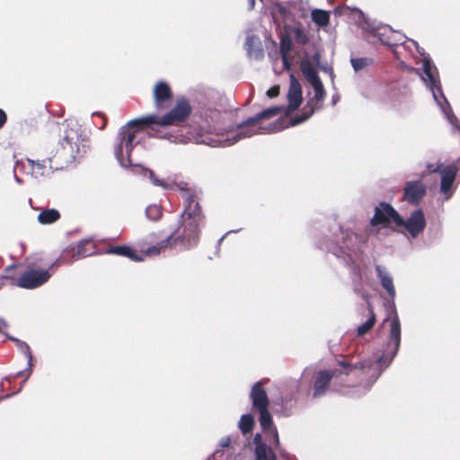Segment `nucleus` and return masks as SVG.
<instances>
[{"instance_id":"1","label":"nucleus","mask_w":460,"mask_h":460,"mask_svg":"<svg viewBox=\"0 0 460 460\" xmlns=\"http://www.w3.org/2000/svg\"><path fill=\"white\" fill-rule=\"evenodd\" d=\"M288 101V105L287 107L275 106L266 109L254 117L247 119L234 128L228 129L226 137L222 135L220 138H215L204 127H195L189 133L190 136L188 139L198 144H204L210 146H229L234 145L241 139L250 137L256 134L271 133L283 128L284 127L279 124L261 127L260 121L275 117L279 114L288 115L300 106L302 102V89L294 75H290Z\"/></svg>"},{"instance_id":"2","label":"nucleus","mask_w":460,"mask_h":460,"mask_svg":"<svg viewBox=\"0 0 460 460\" xmlns=\"http://www.w3.org/2000/svg\"><path fill=\"white\" fill-rule=\"evenodd\" d=\"M190 106L184 99L177 101L175 106L165 115L159 117L156 114H149L128 121L122 126L114 144V155L123 168L129 166H137L134 164L131 157L134 147L139 143L137 135L138 133L137 126H148L155 124L161 127L178 125L187 119L190 113Z\"/></svg>"},{"instance_id":"3","label":"nucleus","mask_w":460,"mask_h":460,"mask_svg":"<svg viewBox=\"0 0 460 460\" xmlns=\"http://www.w3.org/2000/svg\"><path fill=\"white\" fill-rule=\"evenodd\" d=\"M400 344L401 323L399 317L395 313L390 320L389 339L386 343V349L380 356L376 357V363L374 362V359L367 358L356 365L347 364L343 361L339 362V364L345 368H349V370L345 372L346 375H349L352 368H358L365 374L370 372L371 369L373 370L371 373V377L367 381V386L364 387V390L361 393L365 394L377 380L383 371L391 364L399 350Z\"/></svg>"},{"instance_id":"4","label":"nucleus","mask_w":460,"mask_h":460,"mask_svg":"<svg viewBox=\"0 0 460 460\" xmlns=\"http://www.w3.org/2000/svg\"><path fill=\"white\" fill-rule=\"evenodd\" d=\"M181 217L183 227L182 234L174 237L175 233H172L160 243L148 247L146 250V255H158L163 250L172 246V241L175 243L178 241L184 243L187 247H193L198 243L202 217L198 201L190 194H188L185 198V208Z\"/></svg>"},{"instance_id":"5","label":"nucleus","mask_w":460,"mask_h":460,"mask_svg":"<svg viewBox=\"0 0 460 460\" xmlns=\"http://www.w3.org/2000/svg\"><path fill=\"white\" fill-rule=\"evenodd\" d=\"M399 213L388 203L381 202L375 208L370 220V234L378 235L382 228H388L391 223L396 224Z\"/></svg>"},{"instance_id":"6","label":"nucleus","mask_w":460,"mask_h":460,"mask_svg":"<svg viewBox=\"0 0 460 460\" xmlns=\"http://www.w3.org/2000/svg\"><path fill=\"white\" fill-rule=\"evenodd\" d=\"M314 89V97H312L304 107L302 114L298 117L292 119L289 122L290 126H296L307 120L316 111L323 107V102L325 98V91L323 83L320 82L312 85Z\"/></svg>"},{"instance_id":"7","label":"nucleus","mask_w":460,"mask_h":460,"mask_svg":"<svg viewBox=\"0 0 460 460\" xmlns=\"http://www.w3.org/2000/svg\"><path fill=\"white\" fill-rule=\"evenodd\" d=\"M395 225L403 227L412 239L417 238L426 227L424 213L421 209H415L405 220L399 215Z\"/></svg>"},{"instance_id":"8","label":"nucleus","mask_w":460,"mask_h":460,"mask_svg":"<svg viewBox=\"0 0 460 460\" xmlns=\"http://www.w3.org/2000/svg\"><path fill=\"white\" fill-rule=\"evenodd\" d=\"M21 167L35 179L49 176L53 172L51 158L32 160L27 158L24 162L17 161L14 169Z\"/></svg>"},{"instance_id":"9","label":"nucleus","mask_w":460,"mask_h":460,"mask_svg":"<svg viewBox=\"0 0 460 460\" xmlns=\"http://www.w3.org/2000/svg\"><path fill=\"white\" fill-rule=\"evenodd\" d=\"M50 274L46 270H30L18 279V286L26 289H33L46 283Z\"/></svg>"},{"instance_id":"10","label":"nucleus","mask_w":460,"mask_h":460,"mask_svg":"<svg viewBox=\"0 0 460 460\" xmlns=\"http://www.w3.org/2000/svg\"><path fill=\"white\" fill-rule=\"evenodd\" d=\"M456 173L457 166L455 164L446 165L439 171L440 191L445 200H448L453 196Z\"/></svg>"},{"instance_id":"11","label":"nucleus","mask_w":460,"mask_h":460,"mask_svg":"<svg viewBox=\"0 0 460 460\" xmlns=\"http://www.w3.org/2000/svg\"><path fill=\"white\" fill-rule=\"evenodd\" d=\"M77 140L78 135L76 132H74L73 130L66 131V135L60 143L61 150L59 152L60 155L64 157L66 162L74 161L79 153Z\"/></svg>"},{"instance_id":"12","label":"nucleus","mask_w":460,"mask_h":460,"mask_svg":"<svg viewBox=\"0 0 460 460\" xmlns=\"http://www.w3.org/2000/svg\"><path fill=\"white\" fill-rule=\"evenodd\" d=\"M172 92L168 83L158 81L153 88L155 106L158 109H165L172 100Z\"/></svg>"},{"instance_id":"13","label":"nucleus","mask_w":460,"mask_h":460,"mask_svg":"<svg viewBox=\"0 0 460 460\" xmlns=\"http://www.w3.org/2000/svg\"><path fill=\"white\" fill-rule=\"evenodd\" d=\"M403 199L411 205H418L427 192L426 185L420 181H407L403 188Z\"/></svg>"},{"instance_id":"14","label":"nucleus","mask_w":460,"mask_h":460,"mask_svg":"<svg viewBox=\"0 0 460 460\" xmlns=\"http://www.w3.org/2000/svg\"><path fill=\"white\" fill-rule=\"evenodd\" d=\"M337 374V371L322 370L315 376L314 383V397H319L325 394L332 378Z\"/></svg>"},{"instance_id":"15","label":"nucleus","mask_w":460,"mask_h":460,"mask_svg":"<svg viewBox=\"0 0 460 460\" xmlns=\"http://www.w3.org/2000/svg\"><path fill=\"white\" fill-rule=\"evenodd\" d=\"M245 49L250 58L261 59L263 57V49L261 39L258 36L251 33L250 31L246 33Z\"/></svg>"},{"instance_id":"16","label":"nucleus","mask_w":460,"mask_h":460,"mask_svg":"<svg viewBox=\"0 0 460 460\" xmlns=\"http://www.w3.org/2000/svg\"><path fill=\"white\" fill-rule=\"evenodd\" d=\"M252 406L257 409H265L269 407V399L265 389L262 387L261 382H256L250 394Z\"/></svg>"},{"instance_id":"17","label":"nucleus","mask_w":460,"mask_h":460,"mask_svg":"<svg viewBox=\"0 0 460 460\" xmlns=\"http://www.w3.org/2000/svg\"><path fill=\"white\" fill-rule=\"evenodd\" d=\"M260 413V424L265 432H271L273 443L276 448L279 447V438L277 429L273 426L272 418L268 408L258 410Z\"/></svg>"},{"instance_id":"18","label":"nucleus","mask_w":460,"mask_h":460,"mask_svg":"<svg viewBox=\"0 0 460 460\" xmlns=\"http://www.w3.org/2000/svg\"><path fill=\"white\" fill-rule=\"evenodd\" d=\"M376 271L377 274V277L380 280V283L382 287L385 289L388 296L392 300L395 298V288L394 285V280L392 276L389 274V272L381 265L376 266Z\"/></svg>"},{"instance_id":"19","label":"nucleus","mask_w":460,"mask_h":460,"mask_svg":"<svg viewBox=\"0 0 460 460\" xmlns=\"http://www.w3.org/2000/svg\"><path fill=\"white\" fill-rule=\"evenodd\" d=\"M300 69L311 86L322 82L310 60L303 59L300 64Z\"/></svg>"},{"instance_id":"20","label":"nucleus","mask_w":460,"mask_h":460,"mask_svg":"<svg viewBox=\"0 0 460 460\" xmlns=\"http://www.w3.org/2000/svg\"><path fill=\"white\" fill-rule=\"evenodd\" d=\"M140 172L145 176L148 177V179L151 181L152 184L155 186L160 187L164 190H173L174 187L176 186V184L173 182H171V181L164 180V179H159L157 176H155L154 172L149 169L140 167Z\"/></svg>"},{"instance_id":"21","label":"nucleus","mask_w":460,"mask_h":460,"mask_svg":"<svg viewBox=\"0 0 460 460\" xmlns=\"http://www.w3.org/2000/svg\"><path fill=\"white\" fill-rule=\"evenodd\" d=\"M230 443H231V438L230 437H225L223 438L220 442H219V446L222 447V448H217L214 454H213V456L217 459V460H238L237 459V456H227V457H225V455L226 453H228L231 448H228L229 446H230Z\"/></svg>"},{"instance_id":"22","label":"nucleus","mask_w":460,"mask_h":460,"mask_svg":"<svg viewBox=\"0 0 460 460\" xmlns=\"http://www.w3.org/2000/svg\"><path fill=\"white\" fill-rule=\"evenodd\" d=\"M60 217L59 212L55 208L42 210L37 217L41 225H49L57 222Z\"/></svg>"},{"instance_id":"23","label":"nucleus","mask_w":460,"mask_h":460,"mask_svg":"<svg viewBox=\"0 0 460 460\" xmlns=\"http://www.w3.org/2000/svg\"><path fill=\"white\" fill-rule=\"evenodd\" d=\"M312 21L319 27H324L329 24L330 14L322 9H314L311 13Z\"/></svg>"},{"instance_id":"24","label":"nucleus","mask_w":460,"mask_h":460,"mask_svg":"<svg viewBox=\"0 0 460 460\" xmlns=\"http://www.w3.org/2000/svg\"><path fill=\"white\" fill-rule=\"evenodd\" d=\"M109 252L110 253H113V254H117V255H121V256H126V257H128L130 258L132 261H141L142 259L140 257H138L135 251H133L131 248L128 247V246H114L112 248H111L109 250Z\"/></svg>"},{"instance_id":"25","label":"nucleus","mask_w":460,"mask_h":460,"mask_svg":"<svg viewBox=\"0 0 460 460\" xmlns=\"http://www.w3.org/2000/svg\"><path fill=\"white\" fill-rule=\"evenodd\" d=\"M254 424V418L252 414H243L240 418L238 428L243 435H246L252 430Z\"/></svg>"},{"instance_id":"26","label":"nucleus","mask_w":460,"mask_h":460,"mask_svg":"<svg viewBox=\"0 0 460 460\" xmlns=\"http://www.w3.org/2000/svg\"><path fill=\"white\" fill-rule=\"evenodd\" d=\"M350 63L353 67V70L357 73L371 65L372 61L371 59L367 58H351Z\"/></svg>"},{"instance_id":"27","label":"nucleus","mask_w":460,"mask_h":460,"mask_svg":"<svg viewBox=\"0 0 460 460\" xmlns=\"http://www.w3.org/2000/svg\"><path fill=\"white\" fill-rule=\"evenodd\" d=\"M146 216L149 220L157 221L162 216L161 208L157 205H150L146 208Z\"/></svg>"},{"instance_id":"28","label":"nucleus","mask_w":460,"mask_h":460,"mask_svg":"<svg viewBox=\"0 0 460 460\" xmlns=\"http://www.w3.org/2000/svg\"><path fill=\"white\" fill-rule=\"evenodd\" d=\"M292 35L298 44H305L308 41L307 35L298 27L292 29Z\"/></svg>"},{"instance_id":"29","label":"nucleus","mask_w":460,"mask_h":460,"mask_svg":"<svg viewBox=\"0 0 460 460\" xmlns=\"http://www.w3.org/2000/svg\"><path fill=\"white\" fill-rule=\"evenodd\" d=\"M375 321V315L371 314V316L363 324L358 327V334L361 336L367 333L373 327Z\"/></svg>"},{"instance_id":"30","label":"nucleus","mask_w":460,"mask_h":460,"mask_svg":"<svg viewBox=\"0 0 460 460\" xmlns=\"http://www.w3.org/2000/svg\"><path fill=\"white\" fill-rule=\"evenodd\" d=\"M87 244H90V242L87 241V240H84V241H82L80 242L78 244H77V247H76V252L75 254V256L76 257V259H80V258H83V257H85L87 255H90L91 252H88L85 249H84V246L87 245Z\"/></svg>"},{"instance_id":"31","label":"nucleus","mask_w":460,"mask_h":460,"mask_svg":"<svg viewBox=\"0 0 460 460\" xmlns=\"http://www.w3.org/2000/svg\"><path fill=\"white\" fill-rule=\"evenodd\" d=\"M13 341L16 343V347L18 348V349L22 353L26 355V354H29L31 352V349H30L29 345L25 341H20L18 339H13Z\"/></svg>"},{"instance_id":"32","label":"nucleus","mask_w":460,"mask_h":460,"mask_svg":"<svg viewBox=\"0 0 460 460\" xmlns=\"http://www.w3.org/2000/svg\"><path fill=\"white\" fill-rule=\"evenodd\" d=\"M25 357L28 359V365H27V369H26V371L28 373L24 377V381H26L29 378V376H31V374L32 372V366H33V357H32L31 352H30L29 354H26Z\"/></svg>"},{"instance_id":"33","label":"nucleus","mask_w":460,"mask_h":460,"mask_svg":"<svg viewBox=\"0 0 460 460\" xmlns=\"http://www.w3.org/2000/svg\"><path fill=\"white\" fill-rule=\"evenodd\" d=\"M444 166H442V164H439V163H437V164H427V169L429 170V172H438L439 173V171Z\"/></svg>"},{"instance_id":"34","label":"nucleus","mask_w":460,"mask_h":460,"mask_svg":"<svg viewBox=\"0 0 460 460\" xmlns=\"http://www.w3.org/2000/svg\"><path fill=\"white\" fill-rule=\"evenodd\" d=\"M279 93V85H274L273 87L270 88L267 91V95L270 98H274V97L278 96Z\"/></svg>"},{"instance_id":"35","label":"nucleus","mask_w":460,"mask_h":460,"mask_svg":"<svg viewBox=\"0 0 460 460\" xmlns=\"http://www.w3.org/2000/svg\"><path fill=\"white\" fill-rule=\"evenodd\" d=\"M253 443L255 445V448H257L259 446H267L264 442H262L261 435L257 433L253 437Z\"/></svg>"},{"instance_id":"36","label":"nucleus","mask_w":460,"mask_h":460,"mask_svg":"<svg viewBox=\"0 0 460 460\" xmlns=\"http://www.w3.org/2000/svg\"><path fill=\"white\" fill-rule=\"evenodd\" d=\"M6 119L7 118L5 112L0 109V128H2L3 126L5 124Z\"/></svg>"},{"instance_id":"37","label":"nucleus","mask_w":460,"mask_h":460,"mask_svg":"<svg viewBox=\"0 0 460 460\" xmlns=\"http://www.w3.org/2000/svg\"><path fill=\"white\" fill-rule=\"evenodd\" d=\"M7 326L8 325H7L6 322L4 319L0 318V332L4 333L5 332V330L7 329Z\"/></svg>"},{"instance_id":"38","label":"nucleus","mask_w":460,"mask_h":460,"mask_svg":"<svg viewBox=\"0 0 460 460\" xmlns=\"http://www.w3.org/2000/svg\"><path fill=\"white\" fill-rule=\"evenodd\" d=\"M288 48H289V46L286 47L285 43L282 42V44H281V52H282V56H283V61H284L285 64H286V54H285V51H288Z\"/></svg>"},{"instance_id":"39","label":"nucleus","mask_w":460,"mask_h":460,"mask_svg":"<svg viewBox=\"0 0 460 460\" xmlns=\"http://www.w3.org/2000/svg\"><path fill=\"white\" fill-rule=\"evenodd\" d=\"M320 59H321V56H320V53L316 52L313 55V61L319 66V63H320Z\"/></svg>"},{"instance_id":"40","label":"nucleus","mask_w":460,"mask_h":460,"mask_svg":"<svg viewBox=\"0 0 460 460\" xmlns=\"http://www.w3.org/2000/svg\"><path fill=\"white\" fill-rule=\"evenodd\" d=\"M255 4V0H250V8L252 9Z\"/></svg>"},{"instance_id":"41","label":"nucleus","mask_w":460,"mask_h":460,"mask_svg":"<svg viewBox=\"0 0 460 460\" xmlns=\"http://www.w3.org/2000/svg\"><path fill=\"white\" fill-rule=\"evenodd\" d=\"M322 69L326 71V72H332V69L328 68L327 66L326 67H322Z\"/></svg>"},{"instance_id":"42","label":"nucleus","mask_w":460,"mask_h":460,"mask_svg":"<svg viewBox=\"0 0 460 460\" xmlns=\"http://www.w3.org/2000/svg\"><path fill=\"white\" fill-rule=\"evenodd\" d=\"M15 181H16L17 182H19V183H21V182H22V181L20 180V178H19L18 176H15Z\"/></svg>"},{"instance_id":"43","label":"nucleus","mask_w":460,"mask_h":460,"mask_svg":"<svg viewBox=\"0 0 460 460\" xmlns=\"http://www.w3.org/2000/svg\"><path fill=\"white\" fill-rule=\"evenodd\" d=\"M225 238V235H223L219 240H218V243L220 244L222 243V241L224 240Z\"/></svg>"},{"instance_id":"44","label":"nucleus","mask_w":460,"mask_h":460,"mask_svg":"<svg viewBox=\"0 0 460 460\" xmlns=\"http://www.w3.org/2000/svg\"><path fill=\"white\" fill-rule=\"evenodd\" d=\"M22 374H23V372H18V373L16 374V376H22Z\"/></svg>"},{"instance_id":"45","label":"nucleus","mask_w":460,"mask_h":460,"mask_svg":"<svg viewBox=\"0 0 460 460\" xmlns=\"http://www.w3.org/2000/svg\"><path fill=\"white\" fill-rule=\"evenodd\" d=\"M361 394H355V396H360ZM352 396H354V394H351Z\"/></svg>"},{"instance_id":"46","label":"nucleus","mask_w":460,"mask_h":460,"mask_svg":"<svg viewBox=\"0 0 460 460\" xmlns=\"http://www.w3.org/2000/svg\"><path fill=\"white\" fill-rule=\"evenodd\" d=\"M155 235V234H151L150 238H153Z\"/></svg>"},{"instance_id":"47","label":"nucleus","mask_w":460,"mask_h":460,"mask_svg":"<svg viewBox=\"0 0 460 460\" xmlns=\"http://www.w3.org/2000/svg\"><path fill=\"white\" fill-rule=\"evenodd\" d=\"M179 189H180V190H185V188H184V187H179Z\"/></svg>"}]
</instances>
